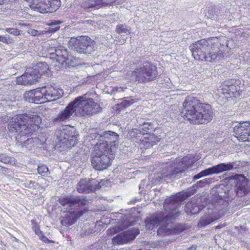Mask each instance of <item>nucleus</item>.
<instances>
[{"mask_svg":"<svg viewBox=\"0 0 250 250\" xmlns=\"http://www.w3.org/2000/svg\"><path fill=\"white\" fill-rule=\"evenodd\" d=\"M193 193L191 191L180 192L175 196L167 199L164 204L165 212L153 214L147 217L146 220V227L148 229H153L160 225L157 233L162 236L177 233L178 230L174 225L167 223V221L178 216L180 203Z\"/></svg>","mask_w":250,"mask_h":250,"instance_id":"nucleus-1","label":"nucleus"},{"mask_svg":"<svg viewBox=\"0 0 250 250\" xmlns=\"http://www.w3.org/2000/svg\"><path fill=\"white\" fill-rule=\"evenodd\" d=\"M42 123V118L36 113L22 114L13 117L10 121L8 128L14 134L17 143L22 146L30 147L33 145L32 138L25 140V136H29L37 130Z\"/></svg>","mask_w":250,"mask_h":250,"instance_id":"nucleus-2","label":"nucleus"},{"mask_svg":"<svg viewBox=\"0 0 250 250\" xmlns=\"http://www.w3.org/2000/svg\"><path fill=\"white\" fill-rule=\"evenodd\" d=\"M101 110L100 105L86 94L77 97L64 110L53 118L54 122H61L69 119L73 115L87 118Z\"/></svg>","mask_w":250,"mask_h":250,"instance_id":"nucleus-3","label":"nucleus"},{"mask_svg":"<svg viewBox=\"0 0 250 250\" xmlns=\"http://www.w3.org/2000/svg\"><path fill=\"white\" fill-rule=\"evenodd\" d=\"M182 116L192 124H203L210 122L213 112L208 104H202L194 97H188L183 103Z\"/></svg>","mask_w":250,"mask_h":250,"instance_id":"nucleus-4","label":"nucleus"},{"mask_svg":"<svg viewBox=\"0 0 250 250\" xmlns=\"http://www.w3.org/2000/svg\"><path fill=\"white\" fill-rule=\"evenodd\" d=\"M195 162L194 158L190 154L183 157L180 161L176 159L175 162L170 165L166 170L163 171L162 179L170 182L174 179L180 178L182 173L190 168Z\"/></svg>","mask_w":250,"mask_h":250,"instance_id":"nucleus-5","label":"nucleus"},{"mask_svg":"<svg viewBox=\"0 0 250 250\" xmlns=\"http://www.w3.org/2000/svg\"><path fill=\"white\" fill-rule=\"evenodd\" d=\"M107 141H103L102 143L95 145L92 153L91 165L94 168L97 170L106 169L111 165V161L113 158L108 156L110 150Z\"/></svg>","mask_w":250,"mask_h":250,"instance_id":"nucleus-6","label":"nucleus"},{"mask_svg":"<svg viewBox=\"0 0 250 250\" xmlns=\"http://www.w3.org/2000/svg\"><path fill=\"white\" fill-rule=\"evenodd\" d=\"M158 75L155 65L146 62L142 65L136 67L132 72L131 77L139 83L149 82L154 80Z\"/></svg>","mask_w":250,"mask_h":250,"instance_id":"nucleus-7","label":"nucleus"},{"mask_svg":"<svg viewBox=\"0 0 250 250\" xmlns=\"http://www.w3.org/2000/svg\"><path fill=\"white\" fill-rule=\"evenodd\" d=\"M93 41L88 36L71 38L68 42L69 47L79 53L91 54L93 51Z\"/></svg>","mask_w":250,"mask_h":250,"instance_id":"nucleus-8","label":"nucleus"},{"mask_svg":"<svg viewBox=\"0 0 250 250\" xmlns=\"http://www.w3.org/2000/svg\"><path fill=\"white\" fill-rule=\"evenodd\" d=\"M30 8L41 13H51L60 6V0H25Z\"/></svg>","mask_w":250,"mask_h":250,"instance_id":"nucleus-9","label":"nucleus"},{"mask_svg":"<svg viewBox=\"0 0 250 250\" xmlns=\"http://www.w3.org/2000/svg\"><path fill=\"white\" fill-rule=\"evenodd\" d=\"M211 46L206 56L205 61L208 62H217L224 59L226 54L220 48L221 44L218 38L215 37L210 39Z\"/></svg>","mask_w":250,"mask_h":250,"instance_id":"nucleus-10","label":"nucleus"},{"mask_svg":"<svg viewBox=\"0 0 250 250\" xmlns=\"http://www.w3.org/2000/svg\"><path fill=\"white\" fill-rule=\"evenodd\" d=\"M210 46V40L202 39L191 45L189 48L195 60L203 61Z\"/></svg>","mask_w":250,"mask_h":250,"instance_id":"nucleus-11","label":"nucleus"},{"mask_svg":"<svg viewBox=\"0 0 250 250\" xmlns=\"http://www.w3.org/2000/svg\"><path fill=\"white\" fill-rule=\"evenodd\" d=\"M55 135L60 143L66 147L74 146L77 143V137L70 130L69 127L65 126L62 129L57 130Z\"/></svg>","mask_w":250,"mask_h":250,"instance_id":"nucleus-12","label":"nucleus"},{"mask_svg":"<svg viewBox=\"0 0 250 250\" xmlns=\"http://www.w3.org/2000/svg\"><path fill=\"white\" fill-rule=\"evenodd\" d=\"M241 82L239 80H231L229 81L226 87L219 90L220 97L228 99L231 97H238L240 96L239 90L241 88Z\"/></svg>","mask_w":250,"mask_h":250,"instance_id":"nucleus-13","label":"nucleus"},{"mask_svg":"<svg viewBox=\"0 0 250 250\" xmlns=\"http://www.w3.org/2000/svg\"><path fill=\"white\" fill-rule=\"evenodd\" d=\"M233 130L239 140L250 142V122H240L234 127Z\"/></svg>","mask_w":250,"mask_h":250,"instance_id":"nucleus-14","label":"nucleus"},{"mask_svg":"<svg viewBox=\"0 0 250 250\" xmlns=\"http://www.w3.org/2000/svg\"><path fill=\"white\" fill-rule=\"evenodd\" d=\"M60 204L63 206H68L72 208H75L81 206H84L88 203L85 197L83 196H68L60 199Z\"/></svg>","mask_w":250,"mask_h":250,"instance_id":"nucleus-15","label":"nucleus"},{"mask_svg":"<svg viewBox=\"0 0 250 250\" xmlns=\"http://www.w3.org/2000/svg\"><path fill=\"white\" fill-rule=\"evenodd\" d=\"M43 100L47 101H55L63 95L62 89L52 85H47L41 88Z\"/></svg>","mask_w":250,"mask_h":250,"instance_id":"nucleus-16","label":"nucleus"},{"mask_svg":"<svg viewBox=\"0 0 250 250\" xmlns=\"http://www.w3.org/2000/svg\"><path fill=\"white\" fill-rule=\"evenodd\" d=\"M39 79V74L34 73L33 69H29L25 74L17 78L16 83L18 84L31 85L38 82Z\"/></svg>","mask_w":250,"mask_h":250,"instance_id":"nucleus-17","label":"nucleus"},{"mask_svg":"<svg viewBox=\"0 0 250 250\" xmlns=\"http://www.w3.org/2000/svg\"><path fill=\"white\" fill-rule=\"evenodd\" d=\"M234 163H221L201 171L202 176H206L213 174L230 170L233 168Z\"/></svg>","mask_w":250,"mask_h":250,"instance_id":"nucleus-18","label":"nucleus"},{"mask_svg":"<svg viewBox=\"0 0 250 250\" xmlns=\"http://www.w3.org/2000/svg\"><path fill=\"white\" fill-rule=\"evenodd\" d=\"M224 215V213L222 211L217 212L216 210H211L210 211L209 210L208 214H205L201 218L198 226L199 227H204L221 218Z\"/></svg>","mask_w":250,"mask_h":250,"instance_id":"nucleus-19","label":"nucleus"},{"mask_svg":"<svg viewBox=\"0 0 250 250\" xmlns=\"http://www.w3.org/2000/svg\"><path fill=\"white\" fill-rule=\"evenodd\" d=\"M97 181L95 179L81 180L77 185V190L80 193H88L97 188Z\"/></svg>","mask_w":250,"mask_h":250,"instance_id":"nucleus-20","label":"nucleus"},{"mask_svg":"<svg viewBox=\"0 0 250 250\" xmlns=\"http://www.w3.org/2000/svg\"><path fill=\"white\" fill-rule=\"evenodd\" d=\"M233 179L235 180L236 195L239 197L244 196L248 192L247 181L241 175H235Z\"/></svg>","mask_w":250,"mask_h":250,"instance_id":"nucleus-21","label":"nucleus"},{"mask_svg":"<svg viewBox=\"0 0 250 250\" xmlns=\"http://www.w3.org/2000/svg\"><path fill=\"white\" fill-rule=\"evenodd\" d=\"M24 98L26 101L31 103L39 104L45 102L43 100L41 88L25 92Z\"/></svg>","mask_w":250,"mask_h":250,"instance_id":"nucleus-22","label":"nucleus"},{"mask_svg":"<svg viewBox=\"0 0 250 250\" xmlns=\"http://www.w3.org/2000/svg\"><path fill=\"white\" fill-rule=\"evenodd\" d=\"M130 231L121 233L112 239V242L115 245H122L130 241L129 237Z\"/></svg>","mask_w":250,"mask_h":250,"instance_id":"nucleus-23","label":"nucleus"},{"mask_svg":"<svg viewBox=\"0 0 250 250\" xmlns=\"http://www.w3.org/2000/svg\"><path fill=\"white\" fill-rule=\"evenodd\" d=\"M34 70V73L39 74V78L41 75L45 74L47 73L48 70V65L47 64L44 62H40L34 66L32 68Z\"/></svg>","mask_w":250,"mask_h":250,"instance_id":"nucleus-24","label":"nucleus"},{"mask_svg":"<svg viewBox=\"0 0 250 250\" xmlns=\"http://www.w3.org/2000/svg\"><path fill=\"white\" fill-rule=\"evenodd\" d=\"M199 210V207L196 206L192 201L188 202L185 206V210L188 214H197Z\"/></svg>","mask_w":250,"mask_h":250,"instance_id":"nucleus-25","label":"nucleus"},{"mask_svg":"<svg viewBox=\"0 0 250 250\" xmlns=\"http://www.w3.org/2000/svg\"><path fill=\"white\" fill-rule=\"evenodd\" d=\"M83 215V213L81 211H69V213L67 214L68 221L67 224L69 225H71L74 223L76 220L81 217Z\"/></svg>","mask_w":250,"mask_h":250,"instance_id":"nucleus-26","label":"nucleus"},{"mask_svg":"<svg viewBox=\"0 0 250 250\" xmlns=\"http://www.w3.org/2000/svg\"><path fill=\"white\" fill-rule=\"evenodd\" d=\"M55 54L59 57L66 58L67 57V50L63 46H59L55 48Z\"/></svg>","mask_w":250,"mask_h":250,"instance_id":"nucleus-27","label":"nucleus"},{"mask_svg":"<svg viewBox=\"0 0 250 250\" xmlns=\"http://www.w3.org/2000/svg\"><path fill=\"white\" fill-rule=\"evenodd\" d=\"M118 135L112 131L104 132L103 134L100 136V137L103 138V139H107L108 140H112L115 141V139H117L118 137Z\"/></svg>","mask_w":250,"mask_h":250,"instance_id":"nucleus-28","label":"nucleus"},{"mask_svg":"<svg viewBox=\"0 0 250 250\" xmlns=\"http://www.w3.org/2000/svg\"><path fill=\"white\" fill-rule=\"evenodd\" d=\"M38 173L43 176H47L49 173L48 167L45 165H41L38 167Z\"/></svg>","mask_w":250,"mask_h":250,"instance_id":"nucleus-29","label":"nucleus"},{"mask_svg":"<svg viewBox=\"0 0 250 250\" xmlns=\"http://www.w3.org/2000/svg\"><path fill=\"white\" fill-rule=\"evenodd\" d=\"M116 30L119 34L120 33H127L128 32V29L126 26L120 24L116 26Z\"/></svg>","mask_w":250,"mask_h":250,"instance_id":"nucleus-30","label":"nucleus"},{"mask_svg":"<svg viewBox=\"0 0 250 250\" xmlns=\"http://www.w3.org/2000/svg\"><path fill=\"white\" fill-rule=\"evenodd\" d=\"M97 0H88V1L83 6L85 8H92L102 4L97 2Z\"/></svg>","mask_w":250,"mask_h":250,"instance_id":"nucleus-31","label":"nucleus"},{"mask_svg":"<svg viewBox=\"0 0 250 250\" xmlns=\"http://www.w3.org/2000/svg\"><path fill=\"white\" fill-rule=\"evenodd\" d=\"M126 231H130V234L129 236L130 237V240L134 239L139 233V230L136 228H133L131 230H128Z\"/></svg>","mask_w":250,"mask_h":250,"instance_id":"nucleus-32","label":"nucleus"},{"mask_svg":"<svg viewBox=\"0 0 250 250\" xmlns=\"http://www.w3.org/2000/svg\"><path fill=\"white\" fill-rule=\"evenodd\" d=\"M11 157L6 156V155L0 153V161L5 164H7L10 162Z\"/></svg>","mask_w":250,"mask_h":250,"instance_id":"nucleus-33","label":"nucleus"},{"mask_svg":"<svg viewBox=\"0 0 250 250\" xmlns=\"http://www.w3.org/2000/svg\"><path fill=\"white\" fill-rule=\"evenodd\" d=\"M5 31L15 36L20 35V31L16 28H7L5 29Z\"/></svg>","mask_w":250,"mask_h":250,"instance_id":"nucleus-34","label":"nucleus"},{"mask_svg":"<svg viewBox=\"0 0 250 250\" xmlns=\"http://www.w3.org/2000/svg\"><path fill=\"white\" fill-rule=\"evenodd\" d=\"M134 99L125 100L122 103V104L125 107H127L134 103Z\"/></svg>","mask_w":250,"mask_h":250,"instance_id":"nucleus-35","label":"nucleus"},{"mask_svg":"<svg viewBox=\"0 0 250 250\" xmlns=\"http://www.w3.org/2000/svg\"><path fill=\"white\" fill-rule=\"evenodd\" d=\"M39 239L45 243H54V241L49 240L46 236L43 234L40 236Z\"/></svg>","mask_w":250,"mask_h":250,"instance_id":"nucleus-36","label":"nucleus"},{"mask_svg":"<svg viewBox=\"0 0 250 250\" xmlns=\"http://www.w3.org/2000/svg\"><path fill=\"white\" fill-rule=\"evenodd\" d=\"M97 0V2L102 3V4H104L105 5H108L109 4H111L116 1V0Z\"/></svg>","mask_w":250,"mask_h":250,"instance_id":"nucleus-37","label":"nucleus"},{"mask_svg":"<svg viewBox=\"0 0 250 250\" xmlns=\"http://www.w3.org/2000/svg\"><path fill=\"white\" fill-rule=\"evenodd\" d=\"M0 41L7 44L11 42L9 38L2 36H0Z\"/></svg>","mask_w":250,"mask_h":250,"instance_id":"nucleus-38","label":"nucleus"},{"mask_svg":"<svg viewBox=\"0 0 250 250\" xmlns=\"http://www.w3.org/2000/svg\"><path fill=\"white\" fill-rule=\"evenodd\" d=\"M31 222L32 225V228L34 231L40 229L39 225L37 223H36L33 220L31 221Z\"/></svg>","mask_w":250,"mask_h":250,"instance_id":"nucleus-39","label":"nucleus"},{"mask_svg":"<svg viewBox=\"0 0 250 250\" xmlns=\"http://www.w3.org/2000/svg\"><path fill=\"white\" fill-rule=\"evenodd\" d=\"M34 232H35L36 234L39 237V238L40 237L41 235H43V232L40 230V229H39Z\"/></svg>","mask_w":250,"mask_h":250,"instance_id":"nucleus-40","label":"nucleus"},{"mask_svg":"<svg viewBox=\"0 0 250 250\" xmlns=\"http://www.w3.org/2000/svg\"><path fill=\"white\" fill-rule=\"evenodd\" d=\"M203 177V176H202V174H201V172H200V173H199L198 174H197L195 175V176H194V177H193V179H194V180H197V179H199V178H201V177Z\"/></svg>","mask_w":250,"mask_h":250,"instance_id":"nucleus-41","label":"nucleus"},{"mask_svg":"<svg viewBox=\"0 0 250 250\" xmlns=\"http://www.w3.org/2000/svg\"><path fill=\"white\" fill-rule=\"evenodd\" d=\"M61 23V21H55L52 22L53 24L56 25V24H59Z\"/></svg>","mask_w":250,"mask_h":250,"instance_id":"nucleus-42","label":"nucleus"},{"mask_svg":"<svg viewBox=\"0 0 250 250\" xmlns=\"http://www.w3.org/2000/svg\"><path fill=\"white\" fill-rule=\"evenodd\" d=\"M196 248V247L195 246H192L191 247H189L188 249V250H195Z\"/></svg>","mask_w":250,"mask_h":250,"instance_id":"nucleus-43","label":"nucleus"},{"mask_svg":"<svg viewBox=\"0 0 250 250\" xmlns=\"http://www.w3.org/2000/svg\"><path fill=\"white\" fill-rule=\"evenodd\" d=\"M207 182V179H204L199 181L200 183H206Z\"/></svg>","mask_w":250,"mask_h":250,"instance_id":"nucleus-44","label":"nucleus"},{"mask_svg":"<svg viewBox=\"0 0 250 250\" xmlns=\"http://www.w3.org/2000/svg\"><path fill=\"white\" fill-rule=\"evenodd\" d=\"M5 0H0V4H1L2 3L4 2V1Z\"/></svg>","mask_w":250,"mask_h":250,"instance_id":"nucleus-45","label":"nucleus"},{"mask_svg":"<svg viewBox=\"0 0 250 250\" xmlns=\"http://www.w3.org/2000/svg\"><path fill=\"white\" fill-rule=\"evenodd\" d=\"M220 228V226H218L216 227V229H219Z\"/></svg>","mask_w":250,"mask_h":250,"instance_id":"nucleus-46","label":"nucleus"},{"mask_svg":"<svg viewBox=\"0 0 250 250\" xmlns=\"http://www.w3.org/2000/svg\"><path fill=\"white\" fill-rule=\"evenodd\" d=\"M64 221V219H63V220L62 221V222H63V221Z\"/></svg>","mask_w":250,"mask_h":250,"instance_id":"nucleus-47","label":"nucleus"},{"mask_svg":"<svg viewBox=\"0 0 250 250\" xmlns=\"http://www.w3.org/2000/svg\"><path fill=\"white\" fill-rule=\"evenodd\" d=\"M41 250H45L41 249Z\"/></svg>","mask_w":250,"mask_h":250,"instance_id":"nucleus-48","label":"nucleus"}]
</instances>
